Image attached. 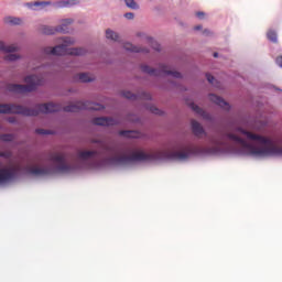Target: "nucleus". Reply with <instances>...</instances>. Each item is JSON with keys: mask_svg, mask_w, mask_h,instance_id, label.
Listing matches in <instances>:
<instances>
[{"mask_svg": "<svg viewBox=\"0 0 282 282\" xmlns=\"http://www.w3.org/2000/svg\"><path fill=\"white\" fill-rule=\"evenodd\" d=\"M192 131L196 138H207L205 145L192 141H175L164 150L147 152L138 148L122 150L111 149L105 140L90 138V144L97 148L88 149V171L96 169H135L142 162L160 160H177L186 162L199 155H250L257 160L282 158V138H270L259 134L265 127V121L250 120L245 128L239 126L229 131L217 130L209 134L197 120L191 121Z\"/></svg>", "mask_w": 282, "mask_h": 282, "instance_id": "nucleus-1", "label": "nucleus"}, {"mask_svg": "<svg viewBox=\"0 0 282 282\" xmlns=\"http://www.w3.org/2000/svg\"><path fill=\"white\" fill-rule=\"evenodd\" d=\"M56 43L57 45L54 47L46 46L42 48V53L33 55L29 63V69H31V72H37L39 75H26L24 77V83H26V85L7 84L6 90L11 94H30V91H35L36 88L45 85V76H50L56 72L50 64H43V57L45 56H65L67 54L69 56H85V54H87V48L85 47H72V45L76 43L75 37L62 36L56 40Z\"/></svg>", "mask_w": 282, "mask_h": 282, "instance_id": "nucleus-2", "label": "nucleus"}, {"mask_svg": "<svg viewBox=\"0 0 282 282\" xmlns=\"http://www.w3.org/2000/svg\"><path fill=\"white\" fill-rule=\"evenodd\" d=\"M76 113L80 109H94L95 111H100L105 109L102 105H95L89 107L85 101H77L75 104H69L68 106L63 107L61 104L48 102V104H39L35 108H28L17 104H0V113H18L19 116H39L40 113H54L56 111Z\"/></svg>", "mask_w": 282, "mask_h": 282, "instance_id": "nucleus-3", "label": "nucleus"}, {"mask_svg": "<svg viewBox=\"0 0 282 282\" xmlns=\"http://www.w3.org/2000/svg\"><path fill=\"white\" fill-rule=\"evenodd\" d=\"M141 72L148 74L149 76H172V78H184L182 73L173 70V67L166 63H159L158 68L151 67L149 64H141Z\"/></svg>", "mask_w": 282, "mask_h": 282, "instance_id": "nucleus-4", "label": "nucleus"}, {"mask_svg": "<svg viewBox=\"0 0 282 282\" xmlns=\"http://www.w3.org/2000/svg\"><path fill=\"white\" fill-rule=\"evenodd\" d=\"M80 0H57V1H46V0H37L34 2H28L26 8L29 10H43V8H47V6H52V8L61 9V8H74V6H79Z\"/></svg>", "mask_w": 282, "mask_h": 282, "instance_id": "nucleus-5", "label": "nucleus"}, {"mask_svg": "<svg viewBox=\"0 0 282 282\" xmlns=\"http://www.w3.org/2000/svg\"><path fill=\"white\" fill-rule=\"evenodd\" d=\"M93 124H97V127H116L122 124V121L111 117H96L93 119Z\"/></svg>", "mask_w": 282, "mask_h": 282, "instance_id": "nucleus-6", "label": "nucleus"}, {"mask_svg": "<svg viewBox=\"0 0 282 282\" xmlns=\"http://www.w3.org/2000/svg\"><path fill=\"white\" fill-rule=\"evenodd\" d=\"M121 96H123V98H127L128 100H138V99L151 100V95L147 91H142V93L135 95L129 90H123L121 93Z\"/></svg>", "mask_w": 282, "mask_h": 282, "instance_id": "nucleus-7", "label": "nucleus"}, {"mask_svg": "<svg viewBox=\"0 0 282 282\" xmlns=\"http://www.w3.org/2000/svg\"><path fill=\"white\" fill-rule=\"evenodd\" d=\"M123 50H126V52H131L132 54H149V48L133 45L130 42L123 44Z\"/></svg>", "mask_w": 282, "mask_h": 282, "instance_id": "nucleus-8", "label": "nucleus"}, {"mask_svg": "<svg viewBox=\"0 0 282 282\" xmlns=\"http://www.w3.org/2000/svg\"><path fill=\"white\" fill-rule=\"evenodd\" d=\"M189 107L193 111H195V113H198V116H200L204 120H207L208 122H213V116L206 112V110L202 109L199 106L195 105L194 102H192Z\"/></svg>", "mask_w": 282, "mask_h": 282, "instance_id": "nucleus-9", "label": "nucleus"}, {"mask_svg": "<svg viewBox=\"0 0 282 282\" xmlns=\"http://www.w3.org/2000/svg\"><path fill=\"white\" fill-rule=\"evenodd\" d=\"M96 80V76L89 73H79L74 76L75 83H94Z\"/></svg>", "mask_w": 282, "mask_h": 282, "instance_id": "nucleus-10", "label": "nucleus"}, {"mask_svg": "<svg viewBox=\"0 0 282 282\" xmlns=\"http://www.w3.org/2000/svg\"><path fill=\"white\" fill-rule=\"evenodd\" d=\"M209 100L212 102H215V105H218V107H221V109H225L226 111L230 110V105H228V102H226V100H224L221 97H219L215 94L209 95Z\"/></svg>", "mask_w": 282, "mask_h": 282, "instance_id": "nucleus-11", "label": "nucleus"}, {"mask_svg": "<svg viewBox=\"0 0 282 282\" xmlns=\"http://www.w3.org/2000/svg\"><path fill=\"white\" fill-rule=\"evenodd\" d=\"M72 23H74V19L72 18L62 19L59 24L56 26L57 32L61 34H67V25H72Z\"/></svg>", "mask_w": 282, "mask_h": 282, "instance_id": "nucleus-12", "label": "nucleus"}, {"mask_svg": "<svg viewBox=\"0 0 282 282\" xmlns=\"http://www.w3.org/2000/svg\"><path fill=\"white\" fill-rule=\"evenodd\" d=\"M119 135H121V138L135 139L142 138V132L135 130H121L119 131Z\"/></svg>", "mask_w": 282, "mask_h": 282, "instance_id": "nucleus-13", "label": "nucleus"}, {"mask_svg": "<svg viewBox=\"0 0 282 282\" xmlns=\"http://www.w3.org/2000/svg\"><path fill=\"white\" fill-rule=\"evenodd\" d=\"M3 22L6 25H23V19L12 15L4 17Z\"/></svg>", "mask_w": 282, "mask_h": 282, "instance_id": "nucleus-14", "label": "nucleus"}, {"mask_svg": "<svg viewBox=\"0 0 282 282\" xmlns=\"http://www.w3.org/2000/svg\"><path fill=\"white\" fill-rule=\"evenodd\" d=\"M105 36L107 41H112L113 43H118V41H120V34L111 29L106 30Z\"/></svg>", "mask_w": 282, "mask_h": 282, "instance_id": "nucleus-15", "label": "nucleus"}, {"mask_svg": "<svg viewBox=\"0 0 282 282\" xmlns=\"http://www.w3.org/2000/svg\"><path fill=\"white\" fill-rule=\"evenodd\" d=\"M40 32L42 34H46L47 36H51L52 34H56V32H58V30H56V26H50V25H42L40 28Z\"/></svg>", "mask_w": 282, "mask_h": 282, "instance_id": "nucleus-16", "label": "nucleus"}, {"mask_svg": "<svg viewBox=\"0 0 282 282\" xmlns=\"http://www.w3.org/2000/svg\"><path fill=\"white\" fill-rule=\"evenodd\" d=\"M267 37L269 41H271V43H279V35L276 34V31L270 29L267 32Z\"/></svg>", "mask_w": 282, "mask_h": 282, "instance_id": "nucleus-17", "label": "nucleus"}, {"mask_svg": "<svg viewBox=\"0 0 282 282\" xmlns=\"http://www.w3.org/2000/svg\"><path fill=\"white\" fill-rule=\"evenodd\" d=\"M20 47L18 45H4V54H14V52H19Z\"/></svg>", "mask_w": 282, "mask_h": 282, "instance_id": "nucleus-18", "label": "nucleus"}, {"mask_svg": "<svg viewBox=\"0 0 282 282\" xmlns=\"http://www.w3.org/2000/svg\"><path fill=\"white\" fill-rule=\"evenodd\" d=\"M21 58V55L9 53L4 56V61H8L9 63H14L15 61H19Z\"/></svg>", "mask_w": 282, "mask_h": 282, "instance_id": "nucleus-19", "label": "nucleus"}, {"mask_svg": "<svg viewBox=\"0 0 282 282\" xmlns=\"http://www.w3.org/2000/svg\"><path fill=\"white\" fill-rule=\"evenodd\" d=\"M145 109H148V111H151V113H154L155 116H162V110L151 104L145 105Z\"/></svg>", "mask_w": 282, "mask_h": 282, "instance_id": "nucleus-20", "label": "nucleus"}, {"mask_svg": "<svg viewBox=\"0 0 282 282\" xmlns=\"http://www.w3.org/2000/svg\"><path fill=\"white\" fill-rule=\"evenodd\" d=\"M127 8H130V10H140V6L135 0H123Z\"/></svg>", "mask_w": 282, "mask_h": 282, "instance_id": "nucleus-21", "label": "nucleus"}, {"mask_svg": "<svg viewBox=\"0 0 282 282\" xmlns=\"http://www.w3.org/2000/svg\"><path fill=\"white\" fill-rule=\"evenodd\" d=\"M127 121L128 122H133L134 124H138V123L141 122L140 117H138L135 115H128Z\"/></svg>", "mask_w": 282, "mask_h": 282, "instance_id": "nucleus-22", "label": "nucleus"}, {"mask_svg": "<svg viewBox=\"0 0 282 282\" xmlns=\"http://www.w3.org/2000/svg\"><path fill=\"white\" fill-rule=\"evenodd\" d=\"M0 140H2V142H12V140H14V134H1Z\"/></svg>", "mask_w": 282, "mask_h": 282, "instance_id": "nucleus-23", "label": "nucleus"}, {"mask_svg": "<svg viewBox=\"0 0 282 282\" xmlns=\"http://www.w3.org/2000/svg\"><path fill=\"white\" fill-rule=\"evenodd\" d=\"M35 133H37V135H50V134H52V131L37 128L35 130Z\"/></svg>", "mask_w": 282, "mask_h": 282, "instance_id": "nucleus-24", "label": "nucleus"}, {"mask_svg": "<svg viewBox=\"0 0 282 282\" xmlns=\"http://www.w3.org/2000/svg\"><path fill=\"white\" fill-rule=\"evenodd\" d=\"M206 79L208 83H210V85H215V83H217V79H215V77L210 74H206Z\"/></svg>", "mask_w": 282, "mask_h": 282, "instance_id": "nucleus-25", "label": "nucleus"}, {"mask_svg": "<svg viewBox=\"0 0 282 282\" xmlns=\"http://www.w3.org/2000/svg\"><path fill=\"white\" fill-rule=\"evenodd\" d=\"M0 158H6V160H10V158H12V153L10 151H7V152L0 151Z\"/></svg>", "mask_w": 282, "mask_h": 282, "instance_id": "nucleus-26", "label": "nucleus"}, {"mask_svg": "<svg viewBox=\"0 0 282 282\" xmlns=\"http://www.w3.org/2000/svg\"><path fill=\"white\" fill-rule=\"evenodd\" d=\"M134 18L135 14H133V12L124 13V19H128V21H133Z\"/></svg>", "mask_w": 282, "mask_h": 282, "instance_id": "nucleus-27", "label": "nucleus"}, {"mask_svg": "<svg viewBox=\"0 0 282 282\" xmlns=\"http://www.w3.org/2000/svg\"><path fill=\"white\" fill-rule=\"evenodd\" d=\"M137 36H139V39H147V41H151V37H149L147 33L139 32L137 33Z\"/></svg>", "mask_w": 282, "mask_h": 282, "instance_id": "nucleus-28", "label": "nucleus"}, {"mask_svg": "<svg viewBox=\"0 0 282 282\" xmlns=\"http://www.w3.org/2000/svg\"><path fill=\"white\" fill-rule=\"evenodd\" d=\"M275 63H276V66H278V67H281V69H282V56H278V57L275 58Z\"/></svg>", "mask_w": 282, "mask_h": 282, "instance_id": "nucleus-29", "label": "nucleus"}, {"mask_svg": "<svg viewBox=\"0 0 282 282\" xmlns=\"http://www.w3.org/2000/svg\"><path fill=\"white\" fill-rule=\"evenodd\" d=\"M7 120L10 122V124H14L17 122V118L14 117H9Z\"/></svg>", "mask_w": 282, "mask_h": 282, "instance_id": "nucleus-30", "label": "nucleus"}, {"mask_svg": "<svg viewBox=\"0 0 282 282\" xmlns=\"http://www.w3.org/2000/svg\"><path fill=\"white\" fill-rule=\"evenodd\" d=\"M0 52H6V43L0 41Z\"/></svg>", "mask_w": 282, "mask_h": 282, "instance_id": "nucleus-31", "label": "nucleus"}, {"mask_svg": "<svg viewBox=\"0 0 282 282\" xmlns=\"http://www.w3.org/2000/svg\"><path fill=\"white\" fill-rule=\"evenodd\" d=\"M204 12H202V11H198V12H196V17L198 18V19H204Z\"/></svg>", "mask_w": 282, "mask_h": 282, "instance_id": "nucleus-32", "label": "nucleus"}, {"mask_svg": "<svg viewBox=\"0 0 282 282\" xmlns=\"http://www.w3.org/2000/svg\"><path fill=\"white\" fill-rule=\"evenodd\" d=\"M169 83H170L171 87H177V84L175 80H170Z\"/></svg>", "mask_w": 282, "mask_h": 282, "instance_id": "nucleus-33", "label": "nucleus"}, {"mask_svg": "<svg viewBox=\"0 0 282 282\" xmlns=\"http://www.w3.org/2000/svg\"><path fill=\"white\" fill-rule=\"evenodd\" d=\"M194 30H196V31L202 30V25H196V26L194 28Z\"/></svg>", "mask_w": 282, "mask_h": 282, "instance_id": "nucleus-34", "label": "nucleus"}, {"mask_svg": "<svg viewBox=\"0 0 282 282\" xmlns=\"http://www.w3.org/2000/svg\"><path fill=\"white\" fill-rule=\"evenodd\" d=\"M219 53H214V58H218Z\"/></svg>", "mask_w": 282, "mask_h": 282, "instance_id": "nucleus-35", "label": "nucleus"}, {"mask_svg": "<svg viewBox=\"0 0 282 282\" xmlns=\"http://www.w3.org/2000/svg\"><path fill=\"white\" fill-rule=\"evenodd\" d=\"M161 89L169 90V87H166V86H161Z\"/></svg>", "mask_w": 282, "mask_h": 282, "instance_id": "nucleus-36", "label": "nucleus"}, {"mask_svg": "<svg viewBox=\"0 0 282 282\" xmlns=\"http://www.w3.org/2000/svg\"><path fill=\"white\" fill-rule=\"evenodd\" d=\"M204 34H209V31H208V30H205V31H204Z\"/></svg>", "mask_w": 282, "mask_h": 282, "instance_id": "nucleus-37", "label": "nucleus"}, {"mask_svg": "<svg viewBox=\"0 0 282 282\" xmlns=\"http://www.w3.org/2000/svg\"><path fill=\"white\" fill-rule=\"evenodd\" d=\"M0 129H1V126H0Z\"/></svg>", "mask_w": 282, "mask_h": 282, "instance_id": "nucleus-38", "label": "nucleus"}]
</instances>
